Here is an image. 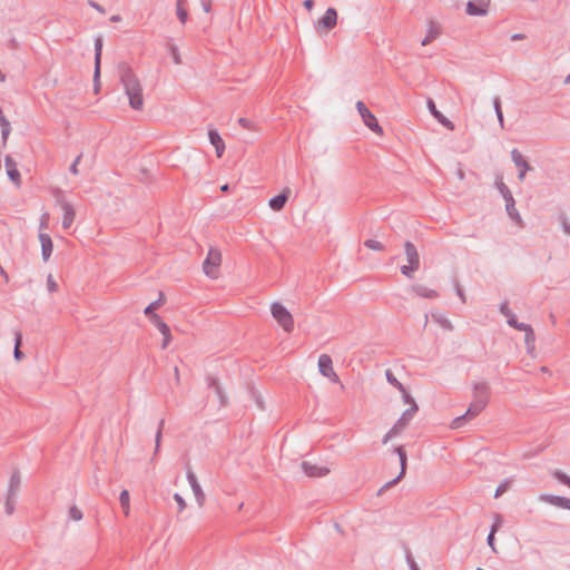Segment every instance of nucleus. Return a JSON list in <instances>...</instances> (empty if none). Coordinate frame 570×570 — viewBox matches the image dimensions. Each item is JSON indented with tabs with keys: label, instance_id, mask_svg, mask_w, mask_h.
<instances>
[{
	"label": "nucleus",
	"instance_id": "obj_40",
	"mask_svg": "<svg viewBox=\"0 0 570 570\" xmlns=\"http://www.w3.org/2000/svg\"><path fill=\"white\" fill-rule=\"evenodd\" d=\"M417 293L425 297H435L436 293L433 289H426L425 287H419Z\"/></svg>",
	"mask_w": 570,
	"mask_h": 570
},
{
	"label": "nucleus",
	"instance_id": "obj_4",
	"mask_svg": "<svg viewBox=\"0 0 570 570\" xmlns=\"http://www.w3.org/2000/svg\"><path fill=\"white\" fill-rule=\"evenodd\" d=\"M474 400L468 409L466 414L475 416L478 415L488 404L490 396V389L487 384L480 383L473 387Z\"/></svg>",
	"mask_w": 570,
	"mask_h": 570
},
{
	"label": "nucleus",
	"instance_id": "obj_39",
	"mask_svg": "<svg viewBox=\"0 0 570 570\" xmlns=\"http://www.w3.org/2000/svg\"><path fill=\"white\" fill-rule=\"evenodd\" d=\"M50 216L48 213L42 214L40 219V232L46 230L49 226Z\"/></svg>",
	"mask_w": 570,
	"mask_h": 570
},
{
	"label": "nucleus",
	"instance_id": "obj_48",
	"mask_svg": "<svg viewBox=\"0 0 570 570\" xmlns=\"http://www.w3.org/2000/svg\"><path fill=\"white\" fill-rule=\"evenodd\" d=\"M512 40H523L524 39V35L522 33H515L511 37Z\"/></svg>",
	"mask_w": 570,
	"mask_h": 570
},
{
	"label": "nucleus",
	"instance_id": "obj_21",
	"mask_svg": "<svg viewBox=\"0 0 570 570\" xmlns=\"http://www.w3.org/2000/svg\"><path fill=\"white\" fill-rule=\"evenodd\" d=\"M6 169H7V175L8 177L16 184V185H19L20 184V173L19 170L17 169V166L16 164L12 161L11 158L7 157L6 158Z\"/></svg>",
	"mask_w": 570,
	"mask_h": 570
},
{
	"label": "nucleus",
	"instance_id": "obj_49",
	"mask_svg": "<svg viewBox=\"0 0 570 570\" xmlns=\"http://www.w3.org/2000/svg\"><path fill=\"white\" fill-rule=\"evenodd\" d=\"M120 20H121V18L118 14H115V16L110 17V21H112V22H119Z\"/></svg>",
	"mask_w": 570,
	"mask_h": 570
},
{
	"label": "nucleus",
	"instance_id": "obj_28",
	"mask_svg": "<svg viewBox=\"0 0 570 570\" xmlns=\"http://www.w3.org/2000/svg\"><path fill=\"white\" fill-rule=\"evenodd\" d=\"M364 246L367 247L371 250H377L381 252L384 249L383 244L380 240L376 239H367L364 242Z\"/></svg>",
	"mask_w": 570,
	"mask_h": 570
},
{
	"label": "nucleus",
	"instance_id": "obj_10",
	"mask_svg": "<svg viewBox=\"0 0 570 570\" xmlns=\"http://www.w3.org/2000/svg\"><path fill=\"white\" fill-rule=\"evenodd\" d=\"M151 325L160 333L161 343L160 347L166 350L173 342V334L169 325L163 320L161 316H153Z\"/></svg>",
	"mask_w": 570,
	"mask_h": 570
},
{
	"label": "nucleus",
	"instance_id": "obj_7",
	"mask_svg": "<svg viewBox=\"0 0 570 570\" xmlns=\"http://www.w3.org/2000/svg\"><path fill=\"white\" fill-rule=\"evenodd\" d=\"M355 106L364 125L377 136H383V128L379 124L374 114H372L371 110L366 107V105L363 101H357Z\"/></svg>",
	"mask_w": 570,
	"mask_h": 570
},
{
	"label": "nucleus",
	"instance_id": "obj_14",
	"mask_svg": "<svg viewBox=\"0 0 570 570\" xmlns=\"http://www.w3.org/2000/svg\"><path fill=\"white\" fill-rule=\"evenodd\" d=\"M186 476H187L188 483L193 490L196 503L199 508H202L205 502V493L197 480V476L193 472H187Z\"/></svg>",
	"mask_w": 570,
	"mask_h": 570
},
{
	"label": "nucleus",
	"instance_id": "obj_25",
	"mask_svg": "<svg viewBox=\"0 0 570 570\" xmlns=\"http://www.w3.org/2000/svg\"><path fill=\"white\" fill-rule=\"evenodd\" d=\"M68 515H69V519L75 522H79L83 518V513H82L81 509L78 508L77 505H72L69 508Z\"/></svg>",
	"mask_w": 570,
	"mask_h": 570
},
{
	"label": "nucleus",
	"instance_id": "obj_8",
	"mask_svg": "<svg viewBox=\"0 0 570 570\" xmlns=\"http://www.w3.org/2000/svg\"><path fill=\"white\" fill-rule=\"evenodd\" d=\"M405 255L407 264L401 266V272L403 275L411 277L419 269L420 257L416 248L411 243L405 244Z\"/></svg>",
	"mask_w": 570,
	"mask_h": 570
},
{
	"label": "nucleus",
	"instance_id": "obj_46",
	"mask_svg": "<svg viewBox=\"0 0 570 570\" xmlns=\"http://www.w3.org/2000/svg\"><path fill=\"white\" fill-rule=\"evenodd\" d=\"M239 124H240V126H243L244 128H247V129H254V128H253V126H252V122H250L248 119L240 118V119H239Z\"/></svg>",
	"mask_w": 570,
	"mask_h": 570
},
{
	"label": "nucleus",
	"instance_id": "obj_35",
	"mask_svg": "<svg viewBox=\"0 0 570 570\" xmlns=\"http://www.w3.org/2000/svg\"><path fill=\"white\" fill-rule=\"evenodd\" d=\"M174 500L178 504V512H183L187 508V503L179 493L174 494Z\"/></svg>",
	"mask_w": 570,
	"mask_h": 570
},
{
	"label": "nucleus",
	"instance_id": "obj_24",
	"mask_svg": "<svg viewBox=\"0 0 570 570\" xmlns=\"http://www.w3.org/2000/svg\"><path fill=\"white\" fill-rule=\"evenodd\" d=\"M120 504L122 507L125 515H128L130 512V497L128 490H122L119 497Z\"/></svg>",
	"mask_w": 570,
	"mask_h": 570
},
{
	"label": "nucleus",
	"instance_id": "obj_18",
	"mask_svg": "<svg viewBox=\"0 0 570 570\" xmlns=\"http://www.w3.org/2000/svg\"><path fill=\"white\" fill-rule=\"evenodd\" d=\"M208 138L210 144L214 146L216 150V156L220 158L225 151V142L217 130L210 129L208 131Z\"/></svg>",
	"mask_w": 570,
	"mask_h": 570
},
{
	"label": "nucleus",
	"instance_id": "obj_2",
	"mask_svg": "<svg viewBox=\"0 0 570 570\" xmlns=\"http://www.w3.org/2000/svg\"><path fill=\"white\" fill-rule=\"evenodd\" d=\"M121 81L129 106L134 110H141L144 107V88L139 78L128 70L124 72Z\"/></svg>",
	"mask_w": 570,
	"mask_h": 570
},
{
	"label": "nucleus",
	"instance_id": "obj_22",
	"mask_svg": "<svg viewBox=\"0 0 570 570\" xmlns=\"http://www.w3.org/2000/svg\"><path fill=\"white\" fill-rule=\"evenodd\" d=\"M429 109L431 114L441 122L444 127H446L450 130L454 129V126L452 121H450L446 117H444L435 107L433 101L429 102Z\"/></svg>",
	"mask_w": 570,
	"mask_h": 570
},
{
	"label": "nucleus",
	"instance_id": "obj_37",
	"mask_svg": "<svg viewBox=\"0 0 570 570\" xmlns=\"http://www.w3.org/2000/svg\"><path fill=\"white\" fill-rule=\"evenodd\" d=\"M509 325L520 330V331H528L529 330V326L525 325V324H522V323H518L517 320L514 317H510L509 321H508Z\"/></svg>",
	"mask_w": 570,
	"mask_h": 570
},
{
	"label": "nucleus",
	"instance_id": "obj_3",
	"mask_svg": "<svg viewBox=\"0 0 570 570\" xmlns=\"http://www.w3.org/2000/svg\"><path fill=\"white\" fill-rule=\"evenodd\" d=\"M223 253L218 247H209L202 269L206 277L218 279L222 276Z\"/></svg>",
	"mask_w": 570,
	"mask_h": 570
},
{
	"label": "nucleus",
	"instance_id": "obj_50",
	"mask_svg": "<svg viewBox=\"0 0 570 570\" xmlns=\"http://www.w3.org/2000/svg\"><path fill=\"white\" fill-rule=\"evenodd\" d=\"M79 161H80V156H78V157H77V159H76V161H75V164H73V166H72V171H73L75 174L77 173L76 166H77V164H78Z\"/></svg>",
	"mask_w": 570,
	"mask_h": 570
},
{
	"label": "nucleus",
	"instance_id": "obj_16",
	"mask_svg": "<svg viewBox=\"0 0 570 570\" xmlns=\"http://www.w3.org/2000/svg\"><path fill=\"white\" fill-rule=\"evenodd\" d=\"M289 194H291V189L287 187L284 188L279 195L269 199V202H268L269 208L274 212L282 210L288 200Z\"/></svg>",
	"mask_w": 570,
	"mask_h": 570
},
{
	"label": "nucleus",
	"instance_id": "obj_9",
	"mask_svg": "<svg viewBox=\"0 0 570 570\" xmlns=\"http://www.w3.org/2000/svg\"><path fill=\"white\" fill-rule=\"evenodd\" d=\"M490 8L491 0H470L465 4V13L470 17H485Z\"/></svg>",
	"mask_w": 570,
	"mask_h": 570
},
{
	"label": "nucleus",
	"instance_id": "obj_44",
	"mask_svg": "<svg viewBox=\"0 0 570 570\" xmlns=\"http://www.w3.org/2000/svg\"><path fill=\"white\" fill-rule=\"evenodd\" d=\"M203 9L205 12H210L212 10V0H202Z\"/></svg>",
	"mask_w": 570,
	"mask_h": 570
},
{
	"label": "nucleus",
	"instance_id": "obj_53",
	"mask_svg": "<svg viewBox=\"0 0 570 570\" xmlns=\"http://www.w3.org/2000/svg\"><path fill=\"white\" fill-rule=\"evenodd\" d=\"M227 189H228V186H227V185H224V186L222 187V190H224V191H225V190H227Z\"/></svg>",
	"mask_w": 570,
	"mask_h": 570
},
{
	"label": "nucleus",
	"instance_id": "obj_45",
	"mask_svg": "<svg viewBox=\"0 0 570 570\" xmlns=\"http://www.w3.org/2000/svg\"><path fill=\"white\" fill-rule=\"evenodd\" d=\"M527 336H525V343L529 345V344H532L533 341H534V335L531 331V328L529 327V330L527 331Z\"/></svg>",
	"mask_w": 570,
	"mask_h": 570
},
{
	"label": "nucleus",
	"instance_id": "obj_51",
	"mask_svg": "<svg viewBox=\"0 0 570 570\" xmlns=\"http://www.w3.org/2000/svg\"><path fill=\"white\" fill-rule=\"evenodd\" d=\"M501 311H502V313H504L505 315H509V311H508V308H507V306H505V305H503V306H502Z\"/></svg>",
	"mask_w": 570,
	"mask_h": 570
},
{
	"label": "nucleus",
	"instance_id": "obj_54",
	"mask_svg": "<svg viewBox=\"0 0 570 570\" xmlns=\"http://www.w3.org/2000/svg\"><path fill=\"white\" fill-rule=\"evenodd\" d=\"M184 1L185 0H178L177 3H180L181 6H184Z\"/></svg>",
	"mask_w": 570,
	"mask_h": 570
},
{
	"label": "nucleus",
	"instance_id": "obj_41",
	"mask_svg": "<svg viewBox=\"0 0 570 570\" xmlns=\"http://www.w3.org/2000/svg\"><path fill=\"white\" fill-rule=\"evenodd\" d=\"M163 425H164V422L160 423V428L156 434V440H155V453L158 452L159 450V446H160V442H161V435H163V432H161V429H163Z\"/></svg>",
	"mask_w": 570,
	"mask_h": 570
},
{
	"label": "nucleus",
	"instance_id": "obj_12",
	"mask_svg": "<svg viewBox=\"0 0 570 570\" xmlns=\"http://www.w3.org/2000/svg\"><path fill=\"white\" fill-rule=\"evenodd\" d=\"M301 468L303 472L309 478H323L331 472L328 466L308 461L302 462Z\"/></svg>",
	"mask_w": 570,
	"mask_h": 570
},
{
	"label": "nucleus",
	"instance_id": "obj_20",
	"mask_svg": "<svg viewBox=\"0 0 570 570\" xmlns=\"http://www.w3.org/2000/svg\"><path fill=\"white\" fill-rule=\"evenodd\" d=\"M539 500L559 508L569 509L570 500L563 497L550 495V494H541L539 495Z\"/></svg>",
	"mask_w": 570,
	"mask_h": 570
},
{
	"label": "nucleus",
	"instance_id": "obj_19",
	"mask_svg": "<svg viewBox=\"0 0 570 570\" xmlns=\"http://www.w3.org/2000/svg\"><path fill=\"white\" fill-rule=\"evenodd\" d=\"M61 209L63 212L62 227L65 229H68V228H70V226L72 225V223L75 220L76 212H75L72 205L67 202L61 203Z\"/></svg>",
	"mask_w": 570,
	"mask_h": 570
},
{
	"label": "nucleus",
	"instance_id": "obj_1",
	"mask_svg": "<svg viewBox=\"0 0 570 570\" xmlns=\"http://www.w3.org/2000/svg\"><path fill=\"white\" fill-rule=\"evenodd\" d=\"M387 381L394 385L402 394L403 403L407 405V409L402 413L400 419L395 422V424L390 429V431L384 435L383 443H387L389 440L397 436L410 423L413 419L414 414L417 411V405L414 399L410 395V393L404 389L401 382L397 381L391 373H387Z\"/></svg>",
	"mask_w": 570,
	"mask_h": 570
},
{
	"label": "nucleus",
	"instance_id": "obj_11",
	"mask_svg": "<svg viewBox=\"0 0 570 570\" xmlns=\"http://www.w3.org/2000/svg\"><path fill=\"white\" fill-rule=\"evenodd\" d=\"M317 366L320 373L327 377L330 381L336 383L338 381V376L334 371L333 361L330 355L322 354L318 356Z\"/></svg>",
	"mask_w": 570,
	"mask_h": 570
},
{
	"label": "nucleus",
	"instance_id": "obj_13",
	"mask_svg": "<svg viewBox=\"0 0 570 570\" xmlns=\"http://www.w3.org/2000/svg\"><path fill=\"white\" fill-rule=\"evenodd\" d=\"M499 189L502 193V195L507 202V210H508L510 217L520 223L521 217L514 207V199H513L511 193L509 191V189L507 188V186L503 183L499 184Z\"/></svg>",
	"mask_w": 570,
	"mask_h": 570
},
{
	"label": "nucleus",
	"instance_id": "obj_6",
	"mask_svg": "<svg viewBox=\"0 0 570 570\" xmlns=\"http://www.w3.org/2000/svg\"><path fill=\"white\" fill-rule=\"evenodd\" d=\"M337 24V11L328 8L325 13L315 21L314 27L318 35L326 36Z\"/></svg>",
	"mask_w": 570,
	"mask_h": 570
},
{
	"label": "nucleus",
	"instance_id": "obj_52",
	"mask_svg": "<svg viewBox=\"0 0 570 570\" xmlns=\"http://www.w3.org/2000/svg\"><path fill=\"white\" fill-rule=\"evenodd\" d=\"M564 83H567V85L570 83V73L566 77Z\"/></svg>",
	"mask_w": 570,
	"mask_h": 570
},
{
	"label": "nucleus",
	"instance_id": "obj_17",
	"mask_svg": "<svg viewBox=\"0 0 570 570\" xmlns=\"http://www.w3.org/2000/svg\"><path fill=\"white\" fill-rule=\"evenodd\" d=\"M512 160L515 167L519 169V179L523 180L525 173L529 170V165L522 154L518 149L511 151Z\"/></svg>",
	"mask_w": 570,
	"mask_h": 570
},
{
	"label": "nucleus",
	"instance_id": "obj_56",
	"mask_svg": "<svg viewBox=\"0 0 570 570\" xmlns=\"http://www.w3.org/2000/svg\"><path fill=\"white\" fill-rule=\"evenodd\" d=\"M569 510H570V508H569Z\"/></svg>",
	"mask_w": 570,
	"mask_h": 570
},
{
	"label": "nucleus",
	"instance_id": "obj_23",
	"mask_svg": "<svg viewBox=\"0 0 570 570\" xmlns=\"http://www.w3.org/2000/svg\"><path fill=\"white\" fill-rule=\"evenodd\" d=\"M394 451L400 458L401 471H400L399 476L394 481L391 482L392 484L396 483L404 476L405 471H406V461H407L406 453H405L403 446H397V448H395Z\"/></svg>",
	"mask_w": 570,
	"mask_h": 570
},
{
	"label": "nucleus",
	"instance_id": "obj_55",
	"mask_svg": "<svg viewBox=\"0 0 570 570\" xmlns=\"http://www.w3.org/2000/svg\"><path fill=\"white\" fill-rule=\"evenodd\" d=\"M566 230L568 234H570V228L569 227H566Z\"/></svg>",
	"mask_w": 570,
	"mask_h": 570
},
{
	"label": "nucleus",
	"instance_id": "obj_32",
	"mask_svg": "<svg viewBox=\"0 0 570 570\" xmlns=\"http://www.w3.org/2000/svg\"><path fill=\"white\" fill-rule=\"evenodd\" d=\"M494 109H495V114L498 116V120H499V124H500V127L503 128L504 126V118H503V114H502V110H501V104L498 99L494 100Z\"/></svg>",
	"mask_w": 570,
	"mask_h": 570
},
{
	"label": "nucleus",
	"instance_id": "obj_34",
	"mask_svg": "<svg viewBox=\"0 0 570 570\" xmlns=\"http://www.w3.org/2000/svg\"><path fill=\"white\" fill-rule=\"evenodd\" d=\"M553 476L560 481L561 483L568 485L570 488V476H568L566 473L561 472V471H556L553 473Z\"/></svg>",
	"mask_w": 570,
	"mask_h": 570
},
{
	"label": "nucleus",
	"instance_id": "obj_43",
	"mask_svg": "<svg viewBox=\"0 0 570 570\" xmlns=\"http://www.w3.org/2000/svg\"><path fill=\"white\" fill-rule=\"evenodd\" d=\"M434 32H436V38H438L440 36V29L436 24L431 23L426 35H433Z\"/></svg>",
	"mask_w": 570,
	"mask_h": 570
},
{
	"label": "nucleus",
	"instance_id": "obj_47",
	"mask_svg": "<svg viewBox=\"0 0 570 570\" xmlns=\"http://www.w3.org/2000/svg\"><path fill=\"white\" fill-rule=\"evenodd\" d=\"M303 6L311 12L314 8V0H304Z\"/></svg>",
	"mask_w": 570,
	"mask_h": 570
},
{
	"label": "nucleus",
	"instance_id": "obj_29",
	"mask_svg": "<svg viewBox=\"0 0 570 570\" xmlns=\"http://www.w3.org/2000/svg\"><path fill=\"white\" fill-rule=\"evenodd\" d=\"M0 126L2 129V137L6 140L11 131V127L9 120L4 116L0 117Z\"/></svg>",
	"mask_w": 570,
	"mask_h": 570
},
{
	"label": "nucleus",
	"instance_id": "obj_38",
	"mask_svg": "<svg viewBox=\"0 0 570 570\" xmlns=\"http://www.w3.org/2000/svg\"><path fill=\"white\" fill-rule=\"evenodd\" d=\"M509 485H510V483H509L508 481H505V482L501 483V484L497 488V490H495L494 498H499V497H500V495H502L504 492H507V491H508V489H509Z\"/></svg>",
	"mask_w": 570,
	"mask_h": 570
},
{
	"label": "nucleus",
	"instance_id": "obj_30",
	"mask_svg": "<svg viewBox=\"0 0 570 570\" xmlns=\"http://www.w3.org/2000/svg\"><path fill=\"white\" fill-rule=\"evenodd\" d=\"M22 342V336L20 333L16 335V345H14V358L19 362L23 358V354L20 351V345Z\"/></svg>",
	"mask_w": 570,
	"mask_h": 570
},
{
	"label": "nucleus",
	"instance_id": "obj_36",
	"mask_svg": "<svg viewBox=\"0 0 570 570\" xmlns=\"http://www.w3.org/2000/svg\"><path fill=\"white\" fill-rule=\"evenodd\" d=\"M177 16L181 23L187 21V11L180 3H177Z\"/></svg>",
	"mask_w": 570,
	"mask_h": 570
},
{
	"label": "nucleus",
	"instance_id": "obj_26",
	"mask_svg": "<svg viewBox=\"0 0 570 570\" xmlns=\"http://www.w3.org/2000/svg\"><path fill=\"white\" fill-rule=\"evenodd\" d=\"M500 525H501V521H500V520H497V521L494 522V524L492 525L491 531H490V534H489V537H488V543H489V546L491 547V549H492L494 552H497V549H495V547H494V534H495V532L499 530Z\"/></svg>",
	"mask_w": 570,
	"mask_h": 570
},
{
	"label": "nucleus",
	"instance_id": "obj_27",
	"mask_svg": "<svg viewBox=\"0 0 570 570\" xmlns=\"http://www.w3.org/2000/svg\"><path fill=\"white\" fill-rule=\"evenodd\" d=\"M100 58H101V43L97 42L96 45V58H95V78L99 77L100 72Z\"/></svg>",
	"mask_w": 570,
	"mask_h": 570
},
{
	"label": "nucleus",
	"instance_id": "obj_5",
	"mask_svg": "<svg viewBox=\"0 0 570 570\" xmlns=\"http://www.w3.org/2000/svg\"><path fill=\"white\" fill-rule=\"evenodd\" d=\"M271 313L274 320L278 323V325L286 333H292L294 331V318L291 312L281 303H274L271 306Z\"/></svg>",
	"mask_w": 570,
	"mask_h": 570
},
{
	"label": "nucleus",
	"instance_id": "obj_42",
	"mask_svg": "<svg viewBox=\"0 0 570 570\" xmlns=\"http://www.w3.org/2000/svg\"><path fill=\"white\" fill-rule=\"evenodd\" d=\"M435 39H436V32H434L433 35H426L425 38L421 41V45L426 46Z\"/></svg>",
	"mask_w": 570,
	"mask_h": 570
},
{
	"label": "nucleus",
	"instance_id": "obj_33",
	"mask_svg": "<svg viewBox=\"0 0 570 570\" xmlns=\"http://www.w3.org/2000/svg\"><path fill=\"white\" fill-rule=\"evenodd\" d=\"M47 288L50 293H55L58 291V283L51 274L47 276Z\"/></svg>",
	"mask_w": 570,
	"mask_h": 570
},
{
	"label": "nucleus",
	"instance_id": "obj_31",
	"mask_svg": "<svg viewBox=\"0 0 570 570\" xmlns=\"http://www.w3.org/2000/svg\"><path fill=\"white\" fill-rule=\"evenodd\" d=\"M157 308V305L156 303H151L149 304L145 311H144V314L147 316L148 321L150 322V324L153 323V316H159L155 311Z\"/></svg>",
	"mask_w": 570,
	"mask_h": 570
},
{
	"label": "nucleus",
	"instance_id": "obj_15",
	"mask_svg": "<svg viewBox=\"0 0 570 570\" xmlns=\"http://www.w3.org/2000/svg\"><path fill=\"white\" fill-rule=\"evenodd\" d=\"M38 240L41 246V257L43 262H48L52 255L53 252V243L51 237L43 232H40L38 234Z\"/></svg>",
	"mask_w": 570,
	"mask_h": 570
}]
</instances>
